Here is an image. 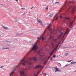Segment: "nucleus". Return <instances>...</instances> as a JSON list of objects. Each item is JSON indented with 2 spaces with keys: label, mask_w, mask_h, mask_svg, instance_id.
Returning a JSON list of instances; mask_svg holds the SVG:
<instances>
[{
  "label": "nucleus",
  "mask_w": 76,
  "mask_h": 76,
  "mask_svg": "<svg viewBox=\"0 0 76 76\" xmlns=\"http://www.w3.org/2000/svg\"><path fill=\"white\" fill-rule=\"evenodd\" d=\"M53 38V37L51 35L50 36V39H51Z\"/></svg>",
  "instance_id": "33"
},
{
  "label": "nucleus",
  "mask_w": 76,
  "mask_h": 76,
  "mask_svg": "<svg viewBox=\"0 0 76 76\" xmlns=\"http://www.w3.org/2000/svg\"><path fill=\"white\" fill-rule=\"evenodd\" d=\"M57 3H58V4H60L59 3V2H56L55 3V4H56Z\"/></svg>",
  "instance_id": "34"
},
{
  "label": "nucleus",
  "mask_w": 76,
  "mask_h": 76,
  "mask_svg": "<svg viewBox=\"0 0 76 76\" xmlns=\"http://www.w3.org/2000/svg\"><path fill=\"white\" fill-rule=\"evenodd\" d=\"M45 31L44 32V33L42 35V40H44L45 39L44 38V34H45Z\"/></svg>",
  "instance_id": "15"
},
{
  "label": "nucleus",
  "mask_w": 76,
  "mask_h": 76,
  "mask_svg": "<svg viewBox=\"0 0 76 76\" xmlns=\"http://www.w3.org/2000/svg\"><path fill=\"white\" fill-rule=\"evenodd\" d=\"M28 70V68L26 67L25 68L22 69L20 71V73L23 76H26V74L24 72Z\"/></svg>",
  "instance_id": "2"
},
{
  "label": "nucleus",
  "mask_w": 76,
  "mask_h": 76,
  "mask_svg": "<svg viewBox=\"0 0 76 76\" xmlns=\"http://www.w3.org/2000/svg\"><path fill=\"white\" fill-rule=\"evenodd\" d=\"M40 23L41 25H42V26H43L42 24V21H41V20L40 19H39L38 20V23Z\"/></svg>",
  "instance_id": "14"
},
{
  "label": "nucleus",
  "mask_w": 76,
  "mask_h": 76,
  "mask_svg": "<svg viewBox=\"0 0 76 76\" xmlns=\"http://www.w3.org/2000/svg\"><path fill=\"white\" fill-rule=\"evenodd\" d=\"M37 39H39V37H37Z\"/></svg>",
  "instance_id": "50"
},
{
  "label": "nucleus",
  "mask_w": 76,
  "mask_h": 76,
  "mask_svg": "<svg viewBox=\"0 0 76 76\" xmlns=\"http://www.w3.org/2000/svg\"><path fill=\"white\" fill-rule=\"evenodd\" d=\"M58 16L56 18V20L58 19Z\"/></svg>",
  "instance_id": "32"
},
{
  "label": "nucleus",
  "mask_w": 76,
  "mask_h": 76,
  "mask_svg": "<svg viewBox=\"0 0 76 76\" xmlns=\"http://www.w3.org/2000/svg\"><path fill=\"white\" fill-rule=\"evenodd\" d=\"M76 8V7L75 6H70L69 8V9H72V12L73 13L75 12V9Z\"/></svg>",
  "instance_id": "7"
},
{
  "label": "nucleus",
  "mask_w": 76,
  "mask_h": 76,
  "mask_svg": "<svg viewBox=\"0 0 76 76\" xmlns=\"http://www.w3.org/2000/svg\"><path fill=\"white\" fill-rule=\"evenodd\" d=\"M15 1H17V2H18V0H16Z\"/></svg>",
  "instance_id": "43"
},
{
  "label": "nucleus",
  "mask_w": 76,
  "mask_h": 76,
  "mask_svg": "<svg viewBox=\"0 0 76 76\" xmlns=\"http://www.w3.org/2000/svg\"><path fill=\"white\" fill-rule=\"evenodd\" d=\"M67 0L66 1H65V4H64V5L63 7V9L67 7L66 5V4L67 3Z\"/></svg>",
  "instance_id": "13"
},
{
  "label": "nucleus",
  "mask_w": 76,
  "mask_h": 76,
  "mask_svg": "<svg viewBox=\"0 0 76 76\" xmlns=\"http://www.w3.org/2000/svg\"><path fill=\"white\" fill-rule=\"evenodd\" d=\"M18 65H17V66H15V68H14V69H15L14 70H15L18 67Z\"/></svg>",
  "instance_id": "23"
},
{
  "label": "nucleus",
  "mask_w": 76,
  "mask_h": 76,
  "mask_svg": "<svg viewBox=\"0 0 76 76\" xmlns=\"http://www.w3.org/2000/svg\"><path fill=\"white\" fill-rule=\"evenodd\" d=\"M53 54V53H51L50 54V56H51Z\"/></svg>",
  "instance_id": "36"
},
{
  "label": "nucleus",
  "mask_w": 76,
  "mask_h": 76,
  "mask_svg": "<svg viewBox=\"0 0 76 76\" xmlns=\"http://www.w3.org/2000/svg\"><path fill=\"white\" fill-rule=\"evenodd\" d=\"M21 10H25V7L21 8Z\"/></svg>",
  "instance_id": "26"
},
{
  "label": "nucleus",
  "mask_w": 76,
  "mask_h": 76,
  "mask_svg": "<svg viewBox=\"0 0 76 76\" xmlns=\"http://www.w3.org/2000/svg\"><path fill=\"white\" fill-rule=\"evenodd\" d=\"M40 67H42V66L40 65H37V66H35L34 68L37 69L38 68Z\"/></svg>",
  "instance_id": "11"
},
{
  "label": "nucleus",
  "mask_w": 76,
  "mask_h": 76,
  "mask_svg": "<svg viewBox=\"0 0 76 76\" xmlns=\"http://www.w3.org/2000/svg\"><path fill=\"white\" fill-rule=\"evenodd\" d=\"M25 57L23 58V59L20 61L21 63L23 62L24 63H27L28 65V66L29 69L30 68L31 66H30L31 65V62H28L27 60H25Z\"/></svg>",
  "instance_id": "3"
},
{
  "label": "nucleus",
  "mask_w": 76,
  "mask_h": 76,
  "mask_svg": "<svg viewBox=\"0 0 76 76\" xmlns=\"http://www.w3.org/2000/svg\"><path fill=\"white\" fill-rule=\"evenodd\" d=\"M12 42L11 41H8V43H11Z\"/></svg>",
  "instance_id": "35"
},
{
  "label": "nucleus",
  "mask_w": 76,
  "mask_h": 76,
  "mask_svg": "<svg viewBox=\"0 0 76 76\" xmlns=\"http://www.w3.org/2000/svg\"><path fill=\"white\" fill-rule=\"evenodd\" d=\"M54 68L56 69H55V71L56 72H57V71H60L59 69L58 68L57 66L56 67H54Z\"/></svg>",
  "instance_id": "12"
},
{
  "label": "nucleus",
  "mask_w": 76,
  "mask_h": 76,
  "mask_svg": "<svg viewBox=\"0 0 76 76\" xmlns=\"http://www.w3.org/2000/svg\"><path fill=\"white\" fill-rule=\"evenodd\" d=\"M21 64H22V65H23V66H26V64H25V63H21Z\"/></svg>",
  "instance_id": "25"
},
{
  "label": "nucleus",
  "mask_w": 76,
  "mask_h": 76,
  "mask_svg": "<svg viewBox=\"0 0 76 76\" xmlns=\"http://www.w3.org/2000/svg\"><path fill=\"white\" fill-rule=\"evenodd\" d=\"M3 1H4V0H3Z\"/></svg>",
  "instance_id": "58"
},
{
  "label": "nucleus",
  "mask_w": 76,
  "mask_h": 76,
  "mask_svg": "<svg viewBox=\"0 0 76 76\" xmlns=\"http://www.w3.org/2000/svg\"><path fill=\"white\" fill-rule=\"evenodd\" d=\"M53 14H50V15H49V17L51 18V17H52L53 15Z\"/></svg>",
  "instance_id": "21"
},
{
  "label": "nucleus",
  "mask_w": 76,
  "mask_h": 76,
  "mask_svg": "<svg viewBox=\"0 0 76 76\" xmlns=\"http://www.w3.org/2000/svg\"><path fill=\"white\" fill-rule=\"evenodd\" d=\"M76 62H74V61H72V62L71 63V64H76Z\"/></svg>",
  "instance_id": "20"
},
{
  "label": "nucleus",
  "mask_w": 76,
  "mask_h": 76,
  "mask_svg": "<svg viewBox=\"0 0 76 76\" xmlns=\"http://www.w3.org/2000/svg\"><path fill=\"white\" fill-rule=\"evenodd\" d=\"M54 51H53L52 52H51L52 53H54Z\"/></svg>",
  "instance_id": "46"
},
{
  "label": "nucleus",
  "mask_w": 76,
  "mask_h": 76,
  "mask_svg": "<svg viewBox=\"0 0 76 76\" xmlns=\"http://www.w3.org/2000/svg\"><path fill=\"white\" fill-rule=\"evenodd\" d=\"M71 61H72V60H69V61H68V62H71Z\"/></svg>",
  "instance_id": "29"
},
{
  "label": "nucleus",
  "mask_w": 76,
  "mask_h": 76,
  "mask_svg": "<svg viewBox=\"0 0 76 76\" xmlns=\"http://www.w3.org/2000/svg\"><path fill=\"white\" fill-rule=\"evenodd\" d=\"M25 15V13H24L23 14V15Z\"/></svg>",
  "instance_id": "48"
},
{
  "label": "nucleus",
  "mask_w": 76,
  "mask_h": 76,
  "mask_svg": "<svg viewBox=\"0 0 76 76\" xmlns=\"http://www.w3.org/2000/svg\"><path fill=\"white\" fill-rule=\"evenodd\" d=\"M70 2V1H69V3Z\"/></svg>",
  "instance_id": "57"
},
{
  "label": "nucleus",
  "mask_w": 76,
  "mask_h": 76,
  "mask_svg": "<svg viewBox=\"0 0 76 76\" xmlns=\"http://www.w3.org/2000/svg\"><path fill=\"white\" fill-rule=\"evenodd\" d=\"M33 7H32L31 8V9L32 10L33 9Z\"/></svg>",
  "instance_id": "38"
},
{
  "label": "nucleus",
  "mask_w": 76,
  "mask_h": 76,
  "mask_svg": "<svg viewBox=\"0 0 76 76\" xmlns=\"http://www.w3.org/2000/svg\"><path fill=\"white\" fill-rule=\"evenodd\" d=\"M14 72H15L14 71H12V72L10 74V76H11L12 75V74H13Z\"/></svg>",
  "instance_id": "18"
},
{
  "label": "nucleus",
  "mask_w": 76,
  "mask_h": 76,
  "mask_svg": "<svg viewBox=\"0 0 76 76\" xmlns=\"http://www.w3.org/2000/svg\"><path fill=\"white\" fill-rule=\"evenodd\" d=\"M37 42H37L34 45V46L32 48V50H34V51L38 48V47H37Z\"/></svg>",
  "instance_id": "6"
},
{
  "label": "nucleus",
  "mask_w": 76,
  "mask_h": 76,
  "mask_svg": "<svg viewBox=\"0 0 76 76\" xmlns=\"http://www.w3.org/2000/svg\"><path fill=\"white\" fill-rule=\"evenodd\" d=\"M75 72H76V70L75 71Z\"/></svg>",
  "instance_id": "53"
},
{
  "label": "nucleus",
  "mask_w": 76,
  "mask_h": 76,
  "mask_svg": "<svg viewBox=\"0 0 76 76\" xmlns=\"http://www.w3.org/2000/svg\"><path fill=\"white\" fill-rule=\"evenodd\" d=\"M39 74V71L37 72V74L34 75V76H38V75Z\"/></svg>",
  "instance_id": "19"
},
{
  "label": "nucleus",
  "mask_w": 76,
  "mask_h": 76,
  "mask_svg": "<svg viewBox=\"0 0 76 76\" xmlns=\"http://www.w3.org/2000/svg\"><path fill=\"white\" fill-rule=\"evenodd\" d=\"M49 58H48V60L49 59Z\"/></svg>",
  "instance_id": "51"
},
{
  "label": "nucleus",
  "mask_w": 76,
  "mask_h": 76,
  "mask_svg": "<svg viewBox=\"0 0 76 76\" xmlns=\"http://www.w3.org/2000/svg\"><path fill=\"white\" fill-rule=\"evenodd\" d=\"M52 59H53V58H51V60L52 61Z\"/></svg>",
  "instance_id": "45"
},
{
  "label": "nucleus",
  "mask_w": 76,
  "mask_h": 76,
  "mask_svg": "<svg viewBox=\"0 0 76 76\" xmlns=\"http://www.w3.org/2000/svg\"><path fill=\"white\" fill-rule=\"evenodd\" d=\"M48 61H46L44 63V65H46V64L47 63Z\"/></svg>",
  "instance_id": "24"
},
{
  "label": "nucleus",
  "mask_w": 76,
  "mask_h": 76,
  "mask_svg": "<svg viewBox=\"0 0 76 76\" xmlns=\"http://www.w3.org/2000/svg\"><path fill=\"white\" fill-rule=\"evenodd\" d=\"M69 64L66 65L65 66H69Z\"/></svg>",
  "instance_id": "39"
},
{
  "label": "nucleus",
  "mask_w": 76,
  "mask_h": 76,
  "mask_svg": "<svg viewBox=\"0 0 76 76\" xmlns=\"http://www.w3.org/2000/svg\"><path fill=\"white\" fill-rule=\"evenodd\" d=\"M21 34H17L16 35L18 36V35H21Z\"/></svg>",
  "instance_id": "44"
},
{
  "label": "nucleus",
  "mask_w": 76,
  "mask_h": 76,
  "mask_svg": "<svg viewBox=\"0 0 76 76\" xmlns=\"http://www.w3.org/2000/svg\"><path fill=\"white\" fill-rule=\"evenodd\" d=\"M0 5H2V6H4V5L2 4H0Z\"/></svg>",
  "instance_id": "40"
},
{
  "label": "nucleus",
  "mask_w": 76,
  "mask_h": 76,
  "mask_svg": "<svg viewBox=\"0 0 76 76\" xmlns=\"http://www.w3.org/2000/svg\"><path fill=\"white\" fill-rule=\"evenodd\" d=\"M48 6L46 8V10L47 11L48 10Z\"/></svg>",
  "instance_id": "27"
},
{
  "label": "nucleus",
  "mask_w": 76,
  "mask_h": 76,
  "mask_svg": "<svg viewBox=\"0 0 76 76\" xmlns=\"http://www.w3.org/2000/svg\"><path fill=\"white\" fill-rule=\"evenodd\" d=\"M69 55V53H66V54H65V56H67Z\"/></svg>",
  "instance_id": "30"
},
{
  "label": "nucleus",
  "mask_w": 76,
  "mask_h": 76,
  "mask_svg": "<svg viewBox=\"0 0 76 76\" xmlns=\"http://www.w3.org/2000/svg\"><path fill=\"white\" fill-rule=\"evenodd\" d=\"M56 57V55H54L53 56V58H55Z\"/></svg>",
  "instance_id": "37"
},
{
  "label": "nucleus",
  "mask_w": 76,
  "mask_h": 76,
  "mask_svg": "<svg viewBox=\"0 0 76 76\" xmlns=\"http://www.w3.org/2000/svg\"><path fill=\"white\" fill-rule=\"evenodd\" d=\"M2 28L4 29H5V30H7V29H8V28L6 27H5V26H2Z\"/></svg>",
  "instance_id": "16"
},
{
  "label": "nucleus",
  "mask_w": 76,
  "mask_h": 76,
  "mask_svg": "<svg viewBox=\"0 0 76 76\" xmlns=\"http://www.w3.org/2000/svg\"><path fill=\"white\" fill-rule=\"evenodd\" d=\"M76 18H75V19H76Z\"/></svg>",
  "instance_id": "55"
},
{
  "label": "nucleus",
  "mask_w": 76,
  "mask_h": 76,
  "mask_svg": "<svg viewBox=\"0 0 76 76\" xmlns=\"http://www.w3.org/2000/svg\"><path fill=\"white\" fill-rule=\"evenodd\" d=\"M35 53H37L40 56H44V54L43 53H41L40 51H35Z\"/></svg>",
  "instance_id": "8"
},
{
  "label": "nucleus",
  "mask_w": 76,
  "mask_h": 76,
  "mask_svg": "<svg viewBox=\"0 0 76 76\" xmlns=\"http://www.w3.org/2000/svg\"><path fill=\"white\" fill-rule=\"evenodd\" d=\"M73 23V21H70L69 22V26L70 28H71V27L72 26Z\"/></svg>",
  "instance_id": "10"
},
{
  "label": "nucleus",
  "mask_w": 76,
  "mask_h": 76,
  "mask_svg": "<svg viewBox=\"0 0 76 76\" xmlns=\"http://www.w3.org/2000/svg\"><path fill=\"white\" fill-rule=\"evenodd\" d=\"M45 75H47L46 73H45Z\"/></svg>",
  "instance_id": "49"
},
{
  "label": "nucleus",
  "mask_w": 76,
  "mask_h": 76,
  "mask_svg": "<svg viewBox=\"0 0 76 76\" xmlns=\"http://www.w3.org/2000/svg\"><path fill=\"white\" fill-rule=\"evenodd\" d=\"M27 60H28V58H27Z\"/></svg>",
  "instance_id": "54"
},
{
  "label": "nucleus",
  "mask_w": 76,
  "mask_h": 76,
  "mask_svg": "<svg viewBox=\"0 0 76 76\" xmlns=\"http://www.w3.org/2000/svg\"><path fill=\"white\" fill-rule=\"evenodd\" d=\"M64 20H70L69 18H68L67 17L64 18Z\"/></svg>",
  "instance_id": "17"
},
{
  "label": "nucleus",
  "mask_w": 76,
  "mask_h": 76,
  "mask_svg": "<svg viewBox=\"0 0 76 76\" xmlns=\"http://www.w3.org/2000/svg\"><path fill=\"white\" fill-rule=\"evenodd\" d=\"M23 34V33H22V34Z\"/></svg>",
  "instance_id": "56"
},
{
  "label": "nucleus",
  "mask_w": 76,
  "mask_h": 76,
  "mask_svg": "<svg viewBox=\"0 0 76 76\" xmlns=\"http://www.w3.org/2000/svg\"><path fill=\"white\" fill-rule=\"evenodd\" d=\"M66 15L65 14V16H66Z\"/></svg>",
  "instance_id": "52"
},
{
  "label": "nucleus",
  "mask_w": 76,
  "mask_h": 76,
  "mask_svg": "<svg viewBox=\"0 0 76 76\" xmlns=\"http://www.w3.org/2000/svg\"><path fill=\"white\" fill-rule=\"evenodd\" d=\"M51 26V24H50L49 26H48V28H47V29H49V31L50 33H53V30H51L50 28V27Z\"/></svg>",
  "instance_id": "9"
},
{
  "label": "nucleus",
  "mask_w": 76,
  "mask_h": 76,
  "mask_svg": "<svg viewBox=\"0 0 76 76\" xmlns=\"http://www.w3.org/2000/svg\"><path fill=\"white\" fill-rule=\"evenodd\" d=\"M69 32L70 31L69 30V29L68 28V29H67V30H66V32L64 34H63V32H62L60 34V36H58L57 39H55L54 40L56 42L57 40L60 38L61 37H62V40H63V41H64L66 38L67 36V34L69 33Z\"/></svg>",
  "instance_id": "1"
},
{
  "label": "nucleus",
  "mask_w": 76,
  "mask_h": 76,
  "mask_svg": "<svg viewBox=\"0 0 76 76\" xmlns=\"http://www.w3.org/2000/svg\"><path fill=\"white\" fill-rule=\"evenodd\" d=\"M15 22H17V19H16L15 20Z\"/></svg>",
  "instance_id": "31"
},
{
  "label": "nucleus",
  "mask_w": 76,
  "mask_h": 76,
  "mask_svg": "<svg viewBox=\"0 0 76 76\" xmlns=\"http://www.w3.org/2000/svg\"><path fill=\"white\" fill-rule=\"evenodd\" d=\"M21 64V62H20L19 64V65H20V64Z\"/></svg>",
  "instance_id": "42"
},
{
  "label": "nucleus",
  "mask_w": 76,
  "mask_h": 76,
  "mask_svg": "<svg viewBox=\"0 0 76 76\" xmlns=\"http://www.w3.org/2000/svg\"><path fill=\"white\" fill-rule=\"evenodd\" d=\"M2 50H5V49H8V50H9L10 49V48H2Z\"/></svg>",
  "instance_id": "22"
},
{
  "label": "nucleus",
  "mask_w": 76,
  "mask_h": 76,
  "mask_svg": "<svg viewBox=\"0 0 76 76\" xmlns=\"http://www.w3.org/2000/svg\"><path fill=\"white\" fill-rule=\"evenodd\" d=\"M60 44L59 43L58 44H55L53 42H52L51 43V45L52 48L54 49V50H56Z\"/></svg>",
  "instance_id": "4"
},
{
  "label": "nucleus",
  "mask_w": 76,
  "mask_h": 76,
  "mask_svg": "<svg viewBox=\"0 0 76 76\" xmlns=\"http://www.w3.org/2000/svg\"><path fill=\"white\" fill-rule=\"evenodd\" d=\"M50 56H49L48 58H50Z\"/></svg>",
  "instance_id": "47"
},
{
  "label": "nucleus",
  "mask_w": 76,
  "mask_h": 76,
  "mask_svg": "<svg viewBox=\"0 0 76 76\" xmlns=\"http://www.w3.org/2000/svg\"><path fill=\"white\" fill-rule=\"evenodd\" d=\"M3 66H1L0 67V68H3Z\"/></svg>",
  "instance_id": "41"
},
{
  "label": "nucleus",
  "mask_w": 76,
  "mask_h": 76,
  "mask_svg": "<svg viewBox=\"0 0 76 76\" xmlns=\"http://www.w3.org/2000/svg\"><path fill=\"white\" fill-rule=\"evenodd\" d=\"M29 61L33 60L34 61L36 62L37 61V57H31L28 59Z\"/></svg>",
  "instance_id": "5"
},
{
  "label": "nucleus",
  "mask_w": 76,
  "mask_h": 76,
  "mask_svg": "<svg viewBox=\"0 0 76 76\" xmlns=\"http://www.w3.org/2000/svg\"><path fill=\"white\" fill-rule=\"evenodd\" d=\"M59 17H60V18L61 19L63 18V17L61 16V15H60L59 16Z\"/></svg>",
  "instance_id": "28"
}]
</instances>
